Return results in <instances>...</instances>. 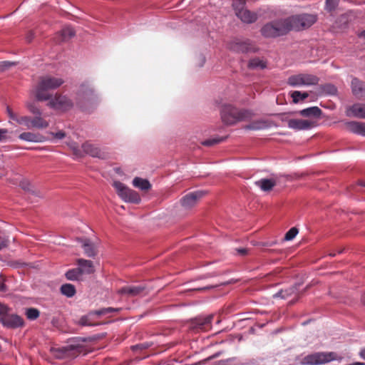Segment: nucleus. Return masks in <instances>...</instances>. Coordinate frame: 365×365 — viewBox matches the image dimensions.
Here are the masks:
<instances>
[{
  "instance_id": "nucleus-1",
  "label": "nucleus",
  "mask_w": 365,
  "mask_h": 365,
  "mask_svg": "<svg viewBox=\"0 0 365 365\" xmlns=\"http://www.w3.org/2000/svg\"><path fill=\"white\" fill-rule=\"evenodd\" d=\"M317 16L302 14L272 21L264 24L260 31L264 38H277L290 31H300L310 27L317 21Z\"/></svg>"
},
{
  "instance_id": "nucleus-2",
  "label": "nucleus",
  "mask_w": 365,
  "mask_h": 365,
  "mask_svg": "<svg viewBox=\"0 0 365 365\" xmlns=\"http://www.w3.org/2000/svg\"><path fill=\"white\" fill-rule=\"evenodd\" d=\"M63 83L64 81L61 78L51 76L40 77L34 91L35 98L38 101H48L52 96L49 91L60 87Z\"/></svg>"
},
{
  "instance_id": "nucleus-3",
  "label": "nucleus",
  "mask_w": 365,
  "mask_h": 365,
  "mask_svg": "<svg viewBox=\"0 0 365 365\" xmlns=\"http://www.w3.org/2000/svg\"><path fill=\"white\" fill-rule=\"evenodd\" d=\"M221 119L226 125H234L240 121L252 118L253 113L250 110L238 109L230 104L224 105L220 111Z\"/></svg>"
},
{
  "instance_id": "nucleus-4",
  "label": "nucleus",
  "mask_w": 365,
  "mask_h": 365,
  "mask_svg": "<svg viewBox=\"0 0 365 365\" xmlns=\"http://www.w3.org/2000/svg\"><path fill=\"white\" fill-rule=\"evenodd\" d=\"M6 111L11 120L16 121L18 124L26 126L27 128L43 129L48 126V123L41 116H34L33 118L27 115H21L15 113L12 110L7 107Z\"/></svg>"
},
{
  "instance_id": "nucleus-5",
  "label": "nucleus",
  "mask_w": 365,
  "mask_h": 365,
  "mask_svg": "<svg viewBox=\"0 0 365 365\" xmlns=\"http://www.w3.org/2000/svg\"><path fill=\"white\" fill-rule=\"evenodd\" d=\"M98 100V96L93 86L88 82L81 84L76 93V103L83 107L86 103H93Z\"/></svg>"
},
{
  "instance_id": "nucleus-6",
  "label": "nucleus",
  "mask_w": 365,
  "mask_h": 365,
  "mask_svg": "<svg viewBox=\"0 0 365 365\" xmlns=\"http://www.w3.org/2000/svg\"><path fill=\"white\" fill-rule=\"evenodd\" d=\"M337 358L335 352H315L304 356L301 364L302 365H322L334 360Z\"/></svg>"
},
{
  "instance_id": "nucleus-7",
  "label": "nucleus",
  "mask_w": 365,
  "mask_h": 365,
  "mask_svg": "<svg viewBox=\"0 0 365 365\" xmlns=\"http://www.w3.org/2000/svg\"><path fill=\"white\" fill-rule=\"evenodd\" d=\"M81 354H86V349L79 343L68 344L56 350V356L58 359H72Z\"/></svg>"
},
{
  "instance_id": "nucleus-8",
  "label": "nucleus",
  "mask_w": 365,
  "mask_h": 365,
  "mask_svg": "<svg viewBox=\"0 0 365 365\" xmlns=\"http://www.w3.org/2000/svg\"><path fill=\"white\" fill-rule=\"evenodd\" d=\"M245 4V0H235L233 2L235 14L242 22L252 24L257 21V14L246 9Z\"/></svg>"
},
{
  "instance_id": "nucleus-9",
  "label": "nucleus",
  "mask_w": 365,
  "mask_h": 365,
  "mask_svg": "<svg viewBox=\"0 0 365 365\" xmlns=\"http://www.w3.org/2000/svg\"><path fill=\"white\" fill-rule=\"evenodd\" d=\"M113 186L116 189L118 195L125 202L139 203L140 197L137 192L125 187L122 182L115 181Z\"/></svg>"
},
{
  "instance_id": "nucleus-10",
  "label": "nucleus",
  "mask_w": 365,
  "mask_h": 365,
  "mask_svg": "<svg viewBox=\"0 0 365 365\" xmlns=\"http://www.w3.org/2000/svg\"><path fill=\"white\" fill-rule=\"evenodd\" d=\"M287 83L292 86H314L319 83V78L312 74L301 73L289 77Z\"/></svg>"
},
{
  "instance_id": "nucleus-11",
  "label": "nucleus",
  "mask_w": 365,
  "mask_h": 365,
  "mask_svg": "<svg viewBox=\"0 0 365 365\" xmlns=\"http://www.w3.org/2000/svg\"><path fill=\"white\" fill-rule=\"evenodd\" d=\"M212 314L196 317L191 321L190 329L196 332L207 331L212 328Z\"/></svg>"
},
{
  "instance_id": "nucleus-12",
  "label": "nucleus",
  "mask_w": 365,
  "mask_h": 365,
  "mask_svg": "<svg viewBox=\"0 0 365 365\" xmlns=\"http://www.w3.org/2000/svg\"><path fill=\"white\" fill-rule=\"evenodd\" d=\"M47 106L51 108L61 110H67L72 108L73 103L65 96L56 94L54 98L49 99Z\"/></svg>"
},
{
  "instance_id": "nucleus-13",
  "label": "nucleus",
  "mask_w": 365,
  "mask_h": 365,
  "mask_svg": "<svg viewBox=\"0 0 365 365\" xmlns=\"http://www.w3.org/2000/svg\"><path fill=\"white\" fill-rule=\"evenodd\" d=\"M205 195L202 191L190 192L183 197L181 200L182 206L185 209H190L197 203L198 200Z\"/></svg>"
},
{
  "instance_id": "nucleus-14",
  "label": "nucleus",
  "mask_w": 365,
  "mask_h": 365,
  "mask_svg": "<svg viewBox=\"0 0 365 365\" xmlns=\"http://www.w3.org/2000/svg\"><path fill=\"white\" fill-rule=\"evenodd\" d=\"M83 151L94 158L101 159H106L108 154L103 150H101L98 147L93 145L90 142H86L82 145Z\"/></svg>"
},
{
  "instance_id": "nucleus-15",
  "label": "nucleus",
  "mask_w": 365,
  "mask_h": 365,
  "mask_svg": "<svg viewBox=\"0 0 365 365\" xmlns=\"http://www.w3.org/2000/svg\"><path fill=\"white\" fill-rule=\"evenodd\" d=\"M0 322L8 328H17L24 324L23 319L17 314H11V312Z\"/></svg>"
},
{
  "instance_id": "nucleus-16",
  "label": "nucleus",
  "mask_w": 365,
  "mask_h": 365,
  "mask_svg": "<svg viewBox=\"0 0 365 365\" xmlns=\"http://www.w3.org/2000/svg\"><path fill=\"white\" fill-rule=\"evenodd\" d=\"M76 34L75 31L71 26H65L59 32L56 33L53 37V41L56 43H61L68 41L71 38L74 36Z\"/></svg>"
},
{
  "instance_id": "nucleus-17",
  "label": "nucleus",
  "mask_w": 365,
  "mask_h": 365,
  "mask_svg": "<svg viewBox=\"0 0 365 365\" xmlns=\"http://www.w3.org/2000/svg\"><path fill=\"white\" fill-rule=\"evenodd\" d=\"M230 48L238 53H247L252 51L253 47L250 40H237L231 43Z\"/></svg>"
},
{
  "instance_id": "nucleus-18",
  "label": "nucleus",
  "mask_w": 365,
  "mask_h": 365,
  "mask_svg": "<svg viewBox=\"0 0 365 365\" xmlns=\"http://www.w3.org/2000/svg\"><path fill=\"white\" fill-rule=\"evenodd\" d=\"M313 123L309 120L291 119L288 122V126L295 130H307L313 126Z\"/></svg>"
},
{
  "instance_id": "nucleus-19",
  "label": "nucleus",
  "mask_w": 365,
  "mask_h": 365,
  "mask_svg": "<svg viewBox=\"0 0 365 365\" xmlns=\"http://www.w3.org/2000/svg\"><path fill=\"white\" fill-rule=\"evenodd\" d=\"M117 311H118V309H115L112 307L104 308V309H101L100 310L95 311L94 312L90 313L89 315H88V316L82 317L80 319V324L83 326H93V325H95V324H93L89 321V317L91 314H95L98 316H101V315H104L108 313H111L113 312H117Z\"/></svg>"
},
{
  "instance_id": "nucleus-20",
  "label": "nucleus",
  "mask_w": 365,
  "mask_h": 365,
  "mask_svg": "<svg viewBox=\"0 0 365 365\" xmlns=\"http://www.w3.org/2000/svg\"><path fill=\"white\" fill-rule=\"evenodd\" d=\"M145 287L144 286H126L123 287L118 290V293L120 294L127 295L128 297H135L141 294Z\"/></svg>"
},
{
  "instance_id": "nucleus-21",
  "label": "nucleus",
  "mask_w": 365,
  "mask_h": 365,
  "mask_svg": "<svg viewBox=\"0 0 365 365\" xmlns=\"http://www.w3.org/2000/svg\"><path fill=\"white\" fill-rule=\"evenodd\" d=\"M19 138L24 141L34 143H42L46 140V137L43 135L32 132L22 133L19 135Z\"/></svg>"
},
{
  "instance_id": "nucleus-22",
  "label": "nucleus",
  "mask_w": 365,
  "mask_h": 365,
  "mask_svg": "<svg viewBox=\"0 0 365 365\" xmlns=\"http://www.w3.org/2000/svg\"><path fill=\"white\" fill-rule=\"evenodd\" d=\"M349 131L365 136V123L351 121L346 124Z\"/></svg>"
},
{
  "instance_id": "nucleus-23",
  "label": "nucleus",
  "mask_w": 365,
  "mask_h": 365,
  "mask_svg": "<svg viewBox=\"0 0 365 365\" xmlns=\"http://www.w3.org/2000/svg\"><path fill=\"white\" fill-rule=\"evenodd\" d=\"M351 88L354 95L359 98H363L365 96V87L364 86L363 82L359 81L356 78H354L351 81Z\"/></svg>"
},
{
  "instance_id": "nucleus-24",
  "label": "nucleus",
  "mask_w": 365,
  "mask_h": 365,
  "mask_svg": "<svg viewBox=\"0 0 365 365\" xmlns=\"http://www.w3.org/2000/svg\"><path fill=\"white\" fill-rule=\"evenodd\" d=\"M347 115L359 118H365V105L360 103L353 105L349 108Z\"/></svg>"
},
{
  "instance_id": "nucleus-25",
  "label": "nucleus",
  "mask_w": 365,
  "mask_h": 365,
  "mask_svg": "<svg viewBox=\"0 0 365 365\" xmlns=\"http://www.w3.org/2000/svg\"><path fill=\"white\" fill-rule=\"evenodd\" d=\"M77 264L79 266V269L82 274H92L94 272L93 263L91 260L84 259H78Z\"/></svg>"
},
{
  "instance_id": "nucleus-26",
  "label": "nucleus",
  "mask_w": 365,
  "mask_h": 365,
  "mask_svg": "<svg viewBox=\"0 0 365 365\" xmlns=\"http://www.w3.org/2000/svg\"><path fill=\"white\" fill-rule=\"evenodd\" d=\"M299 114L303 117H319L322 114V110L317 106L309 107L299 111Z\"/></svg>"
},
{
  "instance_id": "nucleus-27",
  "label": "nucleus",
  "mask_w": 365,
  "mask_h": 365,
  "mask_svg": "<svg viewBox=\"0 0 365 365\" xmlns=\"http://www.w3.org/2000/svg\"><path fill=\"white\" fill-rule=\"evenodd\" d=\"M81 242L85 254L90 257H94L96 255V252L95 247L91 240L88 239H84L82 240Z\"/></svg>"
},
{
  "instance_id": "nucleus-28",
  "label": "nucleus",
  "mask_w": 365,
  "mask_h": 365,
  "mask_svg": "<svg viewBox=\"0 0 365 365\" xmlns=\"http://www.w3.org/2000/svg\"><path fill=\"white\" fill-rule=\"evenodd\" d=\"M255 184L259 186L262 190L267 192L270 191L275 186L276 182L272 179H261L257 181Z\"/></svg>"
},
{
  "instance_id": "nucleus-29",
  "label": "nucleus",
  "mask_w": 365,
  "mask_h": 365,
  "mask_svg": "<svg viewBox=\"0 0 365 365\" xmlns=\"http://www.w3.org/2000/svg\"><path fill=\"white\" fill-rule=\"evenodd\" d=\"M133 185L143 191L148 190L151 185L148 180L136 177L133 180Z\"/></svg>"
},
{
  "instance_id": "nucleus-30",
  "label": "nucleus",
  "mask_w": 365,
  "mask_h": 365,
  "mask_svg": "<svg viewBox=\"0 0 365 365\" xmlns=\"http://www.w3.org/2000/svg\"><path fill=\"white\" fill-rule=\"evenodd\" d=\"M268 126L267 123L264 120H255L250 123L249 125L245 126L246 129L249 130H262L266 128Z\"/></svg>"
},
{
  "instance_id": "nucleus-31",
  "label": "nucleus",
  "mask_w": 365,
  "mask_h": 365,
  "mask_svg": "<svg viewBox=\"0 0 365 365\" xmlns=\"http://www.w3.org/2000/svg\"><path fill=\"white\" fill-rule=\"evenodd\" d=\"M61 292L67 297H72L76 291L75 287L71 284H64L61 287Z\"/></svg>"
},
{
  "instance_id": "nucleus-32",
  "label": "nucleus",
  "mask_w": 365,
  "mask_h": 365,
  "mask_svg": "<svg viewBox=\"0 0 365 365\" xmlns=\"http://www.w3.org/2000/svg\"><path fill=\"white\" fill-rule=\"evenodd\" d=\"M81 271L79 267L69 269L66 273V277L68 280H78L79 277L82 275Z\"/></svg>"
},
{
  "instance_id": "nucleus-33",
  "label": "nucleus",
  "mask_w": 365,
  "mask_h": 365,
  "mask_svg": "<svg viewBox=\"0 0 365 365\" xmlns=\"http://www.w3.org/2000/svg\"><path fill=\"white\" fill-rule=\"evenodd\" d=\"M248 66L250 68H264L266 67V63L259 58H255L249 61Z\"/></svg>"
},
{
  "instance_id": "nucleus-34",
  "label": "nucleus",
  "mask_w": 365,
  "mask_h": 365,
  "mask_svg": "<svg viewBox=\"0 0 365 365\" xmlns=\"http://www.w3.org/2000/svg\"><path fill=\"white\" fill-rule=\"evenodd\" d=\"M291 96L293 99V102L294 103H297L300 101L306 99L309 96V94L307 92L302 93L300 91H295L292 93Z\"/></svg>"
},
{
  "instance_id": "nucleus-35",
  "label": "nucleus",
  "mask_w": 365,
  "mask_h": 365,
  "mask_svg": "<svg viewBox=\"0 0 365 365\" xmlns=\"http://www.w3.org/2000/svg\"><path fill=\"white\" fill-rule=\"evenodd\" d=\"M26 106L29 111L35 115V116L42 117V111L34 103L28 102L26 103Z\"/></svg>"
},
{
  "instance_id": "nucleus-36",
  "label": "nucleus",
  "mask_w": 365,
  "mask_h": 365,
  "mask_svg": "<svg viewBox=\"0 0 365 365\" xmlns=\"http://www.w3.org/2000/svg\"><path fill=\"white\" fill-rule=\"evenodd\" d=\"M40 312L37 309L35 308H29L27 309L26 312V317L29 319L34 320L39 317Z\"/></svg>"
},
{
  "instance_id": "nucleus-37",
  "label": "nucleus",
  "mask_w": 365,
  "mask_h": 365,
  "mask_svg": "<svg viewBox=\"0 0 365 365\" xmlns=\"http://www.w3.org/2000/svg\"><path fill=\"white\" fill-rule=\"evenodd\" d=\"M225 139V138H214L203 141L202 144L205 146H212L222 142Z\"/></svg>"
},
{
  "instance_id": "nucleus-38",
  "label": "nucleus",
  "mask_w": 365,
  "mask_h": 365,
  "mask_svg": "<svg viewBox=\"0 0 365 365\" xmlns=\"http://www.w3.org/2000/svg\"><path fill=\"white\" fill-rule=\"evenodd\" d=\"M298 229L295 227H292L289 230V231L285 234L284 240L290 241L292 240L296 235L298 234Z\"/></svg>"
},
{
  "instance_id": "nucleus-39",
  "label": "nucleus",
  "mask_w": 365,
  "mask_h": 365,
  "mask_svg": "<svg viewBox=\"0 0 365 365\" xmlns=\"http://www.w3.org/2000/svg\"><path fill=\"white\" fill-rule=\"evenodd\" d=\"M348 21V16L346 14L340 16L338 20L336 21V27L339 29L344 28L347 24Z\"/></svg>"
},
{
  "instance_id": "nucleus-40",
  "label": "nucleus",
  "mask_w": 365,
  "mask_h": 365,
  "mask_svg": "<svg viewBox=\"0 0 365 365\" xmlns=\"http://www.w3.org/2000/svg\"><path fill=\"white\" fill-rule=\"evenodd\" d=\"M10 312L11 309L7 305L0 302V321Z\"/></svg>"
},
{
  "instance_id": "nucleus-41",
  "label": "nucleus",
  "mask_w": 365,
  "mask_h": 365,
  "mask_svg": "<svg viewBox=\"0 0 365 365\" xmlns=\"http://www.w3.org/2000/svg\"><path fill=\"white\" fill-rule=\"evenodd\" d=\"M339 0H326V8L328 11H331L336 9L338 5Z\"/></svg>"
},
{
  "instance_id": "nucleus-42",
  "label": "nucleus",
  "mask_w": 365,
  "mask_h": 365,
  "mask_svg": "<svg viewBox=\"0 0 365 365\" xmlns=\"http://www.w3.org/2000/svg\"><path fill=\"white\" fill-rule=\"evenodd\" d=\"M69 146L72 149L73 153L76 156H77V157L82 156V152L78 148V145L76 143H71Z\"/></svg>"
},
{
  "instance_id": "nucleus-43",
  "label": "nucleus",
  "mask_w": 365,
  "mask_h": 365,
  "mask_svg": "<svg viewBox=\"0 0 365 365\" xmlns=\"http://www.w3.org/2000/svg\"><path fill=\"white\" fill-rule=\"evenodd\" d=\"M14 65H15L14 62L1 61L0 62V71H4Z\"/></svg>"
},
{
  "instance_id": "nucleus-44",
  "label": "nucleus",
  "mask_w": 365,
  "mask_h": 365,
  "mask_svg": "<svg viewBox=\"0 0 365 365\" xmlns=\"http://www.w3.org/2000/svg\"><path fill=\"white\" fill-rule=\"evenodd\" d=\"M9 240L4 237H0V250L8 247Z\"/></svg>"
},
{
  "instance_id": "nucleus-45",
  "label": "nucleus",
  "mask_w": 365,
  "mask_h": 365,
  "mask_svg": "<svg viewBox=\"0 0 365 365\" xmlns=\"http://www.w3.org/2000/svg\"><path fill=\"white\" fill-rule=\"evenodd\" d=\"M7 290L6 286L4 284V278L2 274H0V292H6Z\"/></svg>"
},
{
  "instance_id": "nucleus-46",
  "label": "nucleus",
  "mask_w": 365,
  "mask_h": 365,
  "mask_svg": "<svg viewBox=\"0 0 365 365\" xmlns=\"http://www.w3.org/2000/svg\"><path fill=\"white\" fill-rule=\"evenodd\" d=\"M8 130L6 129H0V141H3L6 138Z\"/></svg>"
},
{
  "instance_id": "nucleus-47",
  "label": "nucleus",
  "mask_w": 365,
  "mask_h": 365,
  "mask_svg": "<svg viewBox=\"0 0 365 365\" xmlns=\"http://www.w3.org/2000/svg\"><path fill=\"white\" fill-rule=\"evenodd\" d=\"M34 32L33 31H29L27 34H26V41L28 42H31L33 38H34Z\"/></svg>"
},
{
  "instance_id": "nucleus-48",
  "label": "nucleus",
  "mask_w": 365,
  "mask_h": 365,
  "mask_svg": "<svg viewBox=\"0 0 365 365\" xmlns=\"http://www.w3.org/2000/svg\"><path fill=\"white\" fill-rule=\"evenodd\" d=\"M215 287H217V286H206V287H200V288H195L194 289V290H196V291H206V290H208V289H213Z\"/></svg>"
},
{
  "instance_id": "nucleus-49",
  "label": "nucleus",
  "mask_w": 365,
  "mask_h": 365,
  "mask_svg": "<svg viewBox=\"0 0 365 365\" xmlns=\"http://www.w3.org/2000/svg\"><path fill=\"white\" fill-rule=\"evenodd\" d=\"M66 134L63 131L57 132L54 134V136L58 139H62L65 137Z\"/></svg>"
},
{
  "instance_id": "nucleus-50",
  "label": "nucleus",
  "mask_w": 365,
  "mask_h": 365,
  "mask_svg": "<svg viewBox=\"0 0 365 365\" xmlns=\"http://www.w3.org/2000/svg\"><path fill=\"white\" fill-rule=\"evenodd\" d=\"M237 252L242 255H245L247 253V250L245 248L238 249Z\"/></svg>"
},
{
  "instance_id": "nucleus-51",
  "label": "nucleus",
  "mask_w": 365,
  "mask_h": 365,
  "mask_svg": "<svg viewBox=\"0 0 365 365\" xmlns=\"http://www.w3.org/2000/svg\"><path fill=\"white\" fill-rule=\"evenodd\" d=\"M359 356L361 359L365 360V348L361 350L359 352Z\"/></svg>"
},
{
  "instance_id": "nucleus-52",
  "label": "nucleus",
  "mask_w": 365,
  "mask_h": 365,
  "mask_svg": "<svg viewBox=\"0 0 365 365\" xmlns=\"http://www.w3.org/2000/svg\"><path fill=\"white\" fill-rule=\"evenodd\" d=\"M278 296L281 297L282 298H285L287 297V294L285 292L281 291L277 294Z\"/></svg>"
},
{
  "instance_id": "nucleus-53",
  "label": "nucleus",
  "mask_w": 365,
  "mask_h": 365,
  "mask_svg": "<svg viewBox=\"0 0 365 365\" xmlns=\"http://www.w3.org/2000/svg\"><path fill=\"white\" fill-rule=\"evenodd\" d=\"M220 356V353H216L212 356H210V357L207 358V360H212V359H214L217 357H218Z\"/></svg>"
},
{
  "instance_id": "nucleus-54",
  "label": "nucleus",
  "mask_w": 365,
  "mask_h": 365,
  "mask_svg": "<svg viewBox=\"0 0 365 365\" xmlns=\"http://www.w3.org/2000/svg\"><path fill=\"white\" fill-rule=\"evenodd\" d=\"M361 302L365 305V292H364V294L361 295Z\"/></svg>"
},
{
  "instance_id": "nucleus-55",
  "label": "nucleus",
  "mask_w": 365,
  "mask_h": 365,
  "mask_svg": "<svg viewBox=\"0 0 365 365\" xmlns=\"http://www.w3.org/2000/svg\"><path fill=\"white\" fill-rule=\"evenodd\" d=\"M351 365H365V363L364 362H355L351 364Z\"/></svg>"
},
{
  "instance_id": "nucleus-56",
  "label": "nucleus",
  "mask_w": 365,
  "mask_h": 365,
  "mask_svg": "<svg viewBox=\"0 0 365 365\" xmlns=\"http://www.w3.org/2000/svg\"><path fill=\"white\" fill-rule=\"evenodd\" d=\"M359 36L365 38V31H362V32L360 34Z\"/></svg>"
},
{
  "instance_id": "nucleus-57",
  "label": "nucleus",
  "mask_w": 365,
  "mask_h": 365,
  "mask_svg": "<svg viewBox=\"0 0 365 365\" xmlns=\"http://www.w3.org/2000/svg\"><path fill=\"white\" fill-rule=\"evenodd\" d=\"M359 185L362 187H365V182H359Z\"/></svg>"
},
{
  "instance_id": "nucleus-58",
  "label": "nucleus",
  "mask_w": 365,
  "mask_h": 365,
  "mask_svg": "<svg viewBox=\"0 0 365 365\" xmlns=\"http://www.w3.org/2000/svg\"><path fill=\"white\" fill-rule=\"evenodd\" d=\"M330 255L331 256H335V254L334 253H331Z\"/></svg>"
},
{
  "instance_id": "nucleus-59",
  "label": "nucleus",
  "mask_w": 365,
  "mask_h": 365,
  "mask_svg": "<svg viewBox=\"0 0 365 365\" xmlns=\"http://www.w3.org/2000/svg\"><path fill=\"white\" fill-rule=\"evenodd\" d=\"M348 365H351V364H348Z\"/></svg>"
}]
</instances>
